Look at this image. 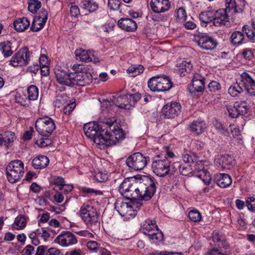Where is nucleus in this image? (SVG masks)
<instances>
[{"label":"nucleus","instance_id":"nucleus-1","mask_svg":"<svg viewBox=\"0 0 255 255\" xmlns=\"http://www.w3.org/2000/svg\"><path fill=\"white\" fill-rule=\"evenodd\" d=\"M85 135L100 148L115 145L125 138V133L116 122H91L84 126Z\"/></svg>","mask_w":255,"mask_h":255},{"label":"nucleus","instance_id":"nucleus-2","mask_svg":"<svg viewBox=\"0 0 255 255\" xmlns=\"http://www.w3.org/2000/svg\"><path fill=\"white\" fill-rule=\"evenodd\" d=\"M246 1H229L226 3V9H219L214 13L213 24L215 26H229L230 24V16L228 12L232 13L242 12L245 5Z\"/></svg>","mask_w":255,"mask_h":255},{"label":"nucleus","instance_id":"nucleus-3","mask_svg":"<svg viewBox=\"0 0 255 255\" xmlns=\"http://www.w3.org/2000/svg\"><path fill=\"white\" fill-rule=\"evenodd\" d=\"M141 180L145 183H142L140 182L138 183L137 189L131 188L129 191L130 193L134 192L136 195H127L126 198L144 201H148L151 198L156 190L154 180L152 178L147 176H144Z\"/></svg>","mask_w":255,"mask_h":255},{"label":"nucleus","instance_id":"nucleus-4","mask_svg":"<svg viewBox=\"0 0 255 255\" xmlns=\"http://www.w3.org/2000/svg\"><path fill=\"white\" fill-rule=\"evenodd\" d=\"M78 215L82 221L89 228L97 227L99 224V214L95 206V203L92 201L84 203L80 207Z\"/></svg>","mask_w":255,"mask_h":255},{"label":"nucleus","instance_id":"nucleus-5","mask_svg":"<svg viewBox=\"0 0 255 255\" xmlns=\"http://www.w3.org/2000/svg\"><path fill=\"white\" fill-rule=\"evenodd\" d=\"M139 207L137 203H127L121 198L117 199L115 203V209L125 221H129L135 217Z\"/></svg>","mask_w":255,"mask_h":255},{"label":"nucleus","instance_id":"nucleus-6","mask_svg":"<svg viewBox=\"0 0 255 255\" xmlns=\"http://www.w3.org/2000/svg\"><path fill=\"white\" fill-rule=\"evenodd\" d=\"M24 165L20 160L10 162L6 167V174L8 181L12 183L19 181L23 176Z\"/></svg>","mask_w":255,"mask_h":255},{"label":"nucleus","instance_id":"nucleus-7","mask_svg":"<svg viewBox=\"0 0 255 255\" xmlns=\"http://www.w3.org/2000/svg\"><path fill=\"white\" fill-rule=\"evenodd\" d=\"M142 230L143 233L148 237L152 244L157 245L163 239V234L158 230L155 221L153 220H146L143 223Z\"/></svg>","mask_w":255,"mask_h":255},{"label":"nucleus","instance_id":"nucleus-8","mask_svg":"<svg viewBox=\"0 0 255 255\" xmlns=\"http://www.w3.org/2000/svg\"><path fill=\"white\" fill-rule=\"evenodd\" d=\"M148 87L153 92H163L170 90L172 87L170 78L165 75L157 76L150 78Z\"/></svg>","mask_w":255,"mask_h":255},{"label":"nucleus","instance_id":"nucleus-9","mask_svg":"<svg viewBox=\"0 0 255 255\" xmlns=\"http://www.w3.org/2000/svg\"><path fill=\"white\" fill-rule=\"evenodd\" d=\"M37 131L43 136L48 137L56 128L54 121L48 116L38 118L35 124Z\"/></svg>","mask_w":255,"mask_h":255},{"label":"nucleus","instance_id":"nucleus-10","mask_svg":"<svg viewBox=\"0 0 255 255\" xmlns=\"http://www.w3.org/2000/svg\"><path fill=\"white\" fill-rule=\"evenodd\" d=\"M31 54L27 47H23L11 57L8 64L14 67L26 65L30 60Z\"/></svg>","mask_w":255,"mask_h":255},{"label":"nucleus","instance_id":"nucleus-11","mask_svg":"<svg viewBox=\"0 0 255 255\" xmlns=\"http://www.w3.org/2000/svg\"><path fill=\"white\" fill-rule=\"evenodd\" d=\"M148 158L144 156L139 152H135L131 154L127 159V165L134 170L142 169L147 164Z\"/></svg>","mask_w":255,"mask_h":255},{"label":"nucleus","instance_id":"nucleus-12","mask_svg":"<svg viewBox=\"0 0 255 255\" xmlns=\"http://www.w3.org/2000/svg\"><path fill=\"white\" fill-rule=\"evenodd\" d=\"M170 161L165 157L163 159H157L152 163L153 172L159 177H164L169 174Z\"/></svg>","mask_w":255,"mask_h":255},{"label":"nucleus","instance_id":"nucleus-13","mask_svg":"<svg viewBox=\"0 0 255 255\" xmlns=\"http://www.w3.org/2000/svg\"><path fill=\"white\" fill-rule=\"evenodd\" d=\"M195 170L197 171L196 176L200 178L206 185H209L211 181V176L208 171L209 162L206 160L196 161Z\"/></svg>","mask_w":255,"mask_h":255},{"label":"nucleus","instance_id":"nucleus-14","mask_svg":"<svg viewBox=\"0 0 255 255\" xmlns=\"http://www.w3.org/2000/svg\"><path fill=\"white\" fill-rule=\"evenodd\" d=\"M198 45L202 49L212 50L215 49L218 45L216 39L206 33L201 34L195 38Z\"/></svg>","mask_w":255,"mask_h":255},{"label":"nucleus","instance_id":"nucleus-15","mask_svg":"<svg viewBox=\"0 0 255 255\" xmlns=\"http://www.w3.org/2000/svg\"><path fill=\"white\" fill-rule=\"evenodd\" d=\"M71 87L74 85L85 86L92 82V76L89 72L86 71L80 73H71Z\"/></svg>","mask_w":255,"mask_h":255},{"label":"nucleus","instance_id":"nucleus-16","mask_svg":"<svg viewBox=\"0 0 255 255\" xmlns=\"http://www.w3.org/2000/svg\"><path fill=\"white\" fill-rule=\"evenodd\" d=\"M76 236L70 232H63L56 237L54 242L62 247H68L77 243Z\"/></svg>","mask_w":255,"mask_h":255},{"label":"nucleus","instance_id":"nucleus-17","mask_svg":"<svg viewBox=\"0 0 255 255\" xmlns=\"http://www.w3.org/2000/svg\"><path fill=\"white\" fill-rule=\"evenodd\" d=\"M181 108V105L178 102L168 103L162 108V114L165 118H174L180 113Z\"/></svg>","mask_w":255,"mask_h":255},{"label":"nucleus","instance_id":"nucleus-18","mask_svg":"<svg viewBox=\"0 0 255 255\" xmlns=\"http://www.w3.org/2000/svg\"><path fill=\"white\" fill-rule=\"evenodd\" d=\"M138 182L135 181L133 178H126L121 184L119 187V191L121 194L126 197L127 195H136L135 193L132 192L130 193L129 191L131 188L137 189Z\"/></svg>","mask_w":255,"mask_h":255},{"label":"nucleus","instance_id":"nucleus-19","mask_svg":"<svg viewBox=\"0 0 255 255\" xmlns=\"http://www.w3.org/2000/svg\"><path fill=\"white\" fill-rule=\"evenodd\" d=\"M15 138V133L11 131L6 130L0 132V146H3L7 149L12 146Z\"/></svg>","mask_w":255,"mask_h":255},{"label":"nucleus","instance_id":"nucleus-20","mask_svg":"<svg viewBox=\"0 0 255 255\" xmlns=\"http://www.w3.org/2000/svg\"><path fill=\"white\" fill-rule=\"evenodd\" d=\"M242 84L251 95L255 96V81L247 72L241 75Z\"/></svg>","mask_w":255,"mask_h":255},{"label":"nucleus","instance_id":"nucleus-21","mask_svg":"<svg viewBox=\"0 0 255 255\" xmlns=\"http://www.w3.org/2000/svg\"><path fill=\"white\" fill-rule=\"evenodd\" d=\"M234 160L229 155H218L215 159V163L219 170H225L228 169L229 165L233 164Z\"/></svg>","mask_w":255,"mask_h":255},{"label":"nucleus","instance_id":"nucleus-22","mask_svg":"<svg viewBox=\"0 0 255 255\" xmlns=\"http://www.w3.org/2000/svg\"><path fill=\"white\" fill-rule=\"evenodd\" d=\"M47 11L46 10H42L40 15L34 18L30 27L31 30L37 31L42 29L47 20Z\"/></svg>","mask_w":255,"mask_h":255},{"label":"nucleus","instance_id":"nucleus-23","mask_svg":"<svg viewBox=\"0 0 255 255\" xmlns=\"http://www.w3.org/2000/svg\"><path fill=\"white\" fill-rule=\"evenodd\" d=\"M205 87L203 77L199 74H195L193 79L192 85L188 88L190 92L193 94L196 92L202 91Z\"/></svg>","mask_w":255,"mask_h":255},{"label":"nucleus","instance_id":"nucleus-24","mask_svg":"<svg viewBox=\"0 0 255 255\" xmlns=\"http://www.w3.org/2000/svg\"><path fill=\"white\" fill-rule=\"evenodd\" d=\"M55 74L57 81L59 83L71 87V73H69L65 70L55 69Z\"/></svg>","mask_w":255,"mask_h":255},{"label":"nucleus","instance_id":"nucleus-25","mask_svg":"<svg viewBox=\"0 0 255 255\" xmlns=\"http://www.w3.org/2000/svg\"><path fill=\"white\" fill-rule=\"evenodd\" d=\"M110 100H112L113 104L117 107L125 110H129V108L126 107V105L128 104L127 94L120 93L112 96V98H110Z\"/></svg>","mask_w":255,"mask_h":255},{"label":"nucleus","instance_id":"nucleus-26","mask_svg":"<svg viewBox=\"0 0 255 255\" xmlns=\"http://www.w3.org/2000/svg\"><path fill=\"white\" fill-rule=\"evenodd\" d=\"M118 24L120 28L128 32L134 31L137 27L135 21L128 18H121Z\"/></svg>","mask_w":255,"mask_h":255},{"label":"nucleus","instance_id":"nucleus-27","mask_svg":"<svg viewBox=\"0 0 255 255\" xmlns=\"http://www.w3.org/2000/svg\"><path fill=\"white\" fill-rule=\"evenodd\" d=\"M169 1H151L150 7L155 13L163 12L168 10L170 7Z\"/></svg>","mask_w":255,"mask_h":255},{"label":"nucleus","instance_id":"nucleus-28","mask_svg":"<svg viewBox=\"0 0 255 255\" xmlns=\"http://www.w3.org/2000/svg\"><path fill=\"white\" fill-rule=\"evenodd\" d=\"M75 55L77 60L85 62H89L92 60L94 52L91 50L87 51L80 49L75 51Z\"/></svg>","mask_w":255,"mask_h":255},{"label":"nucleus","instance_id":"nucleus-29","mask_svg":"<svg viewBox=\"0 0 255 255\" xmlns=\"http://www.w3.org/2000/svg\"><path fill=\"white\" fill-rule=\"evenodd\" d=\"M217 184L221 188H226L230 186L232 180L230 175L225 173H219L216 176Z\"/></svg>","mask_w":255,"mask_h":255},{"label":"nucleus","instance_id":"nucleus-30","mask_svg":"<svg viewBox=\"0 0 255 255\" xmlns=\"http://www.w3.org/2000/svg\"><path fill=\"white\" fill-rule=\"evenodd\" d=\"M28 218L24 215H19L14 219L12 224V228L14 230H23L26 227Z\"/></svg>","mask_w":255,"mask_h":255},{"label":"nucleus","instance_id":"nucleus-31","mask_svg":"<svg viewBox=\"0 0 255 255\" xmlns=\"http://www.w3.org/2000/svg\"><path fill=\"white\" fill-rule=\"evenodd\" d=\"M48 158L44 155H39L35 157L32 160V166L35 169H42L49 164Z\"/></svg>","mask_w":255,"mask_h":255},{"label":"nucleus","instance_id":"nucleus-32","mask_svg":"<svg viewBox=\"0 0 255 255\" xmlns=\"http://www.w3.org/2000/svg\"><path fill=\"white\" fill-rule=\"evenodd\" d=\"M13 25L16 31L22 32L25 31L29 27L30 22L26 18L22 17L15 20Z\"/></svg>","mask_w":255,"mask_h":255},{"label":"nucleus","instance_id":"nucleus-33","mask_svg":"<svg viewBox=\"0 0 255 255\" xmlns=\"http://www.w3.org/2000/svg\"><path fill=\"white\" fill-rule=\"evenodd\" d=\"M206 128V124L201 121H194L189 126L190 130L197 134L204 132Z\"/></svg>","mask_w":255,"mask_h":255},{"label":"nucleus","instance_id":"nucleus-34","mask_svg":"<svg viewBox=\"0 0 255 255\" xmlns=\"http://www.w3.org/2000/svg\"><path fill=\"white\" fill-rule=\"evenodd\" d=\"M178 71L180 75L184 76L186 73H190L192 68V64L189 60H182L177 65Z\"/></svg>","mask_w":255,"mask_h":255},{"label":"nucleus","instance_id":"nucleus-35","mask_svg":"<svg viewBox=\"0 0 255 255\" xmlns=\"http://www.w3.org/2000/svg\"><path fill=\"white\" fill-rule=\"evenodd\" d=\"M235 104L239 114L240 115L248 117L250 115V109L247 102L245 101L236 102Z\"/></svg>","mask_w":255,"mask_h":255},{"label":"nucleus","instance_id":"nucleus-36","mask_svg":"<svg viewBox=\"0 0 255 255\" xmlns=\"http://www.w3.org/2000/svg\"><path fill=\"white\" fill-rule=\"evenodd\" d=\"M244 85L242 82L233 83L229 88L228 93L232 97L238 96L243 91Z\"/></svg>","mask_w":255,"mask_h":255},{"label":"nucleus","instance_id":"nucleus-37","mask_svg":"<svg viewBox=\"0 0 255 255\" xmlns=\"http://www.w3.org/2000/svg\"><path fill=\"white\" fill-rule=\"evenodd\" d=\"M231 41L235 45H240L244 42V35L241 31L234 32L231 36Z\"/></svg>","mask_w":255,"mask_h":255},{"label":"nucleus","instance_id":"nucleus-38","mask_svg":"<svg viewBox=\"0 0 255 255\" xmlns=\"http://www.w3.org/2000/svg\"><path fill=\"white\" fill-rule=\"evenodd\" d=\"M144 68L143 66L139 64L130 65L127 69V72L130 74L132 77H135L143 73Z\"/></svg>","mask_w":255,"mask_h":255},{"label":"nucleus","instance_id":"nucleus-39","mask_svg":"<svg viewBox=\"0 0 255 255\" xmlns=\"http://www.w3.org/2000/svg\"><path fill=\"white\" fill-rule=\"evenodd\" d=\"M199 19L202 25H206L207 23L214 22V12L207 11L201 12L199 15Z\"/></svg>","mask_w":255,"mask_h":255},{"label":"nucleus","instance_id":"nucleus-40","mask_svg":"<svg viewBox=\"0 0 255 255\" xmlns=\"http://www.w3.org/2000/svg\"><path fill=\"white\" fill-rule=\"evenodd\" d=\"M11 43L9 41H5L0 43V50L5 58L9 57L13 53L11 50Z\"/></svg>","mask_w":255,"mask_h":255},{"label":"nucleus","instance_id":"nucleus-41","mask_svg":"<svg viewBox=\"0 0 255 255\" xmlns=\"http://www.w3.org/2000/svg\"><path fill=\"white\" fill-rule=\"evenodd\" d=\"M69 101V98L65 94H59L56 97L54 105L58 108H62Z\"/></svg>","mask_w":255,"mask_h":255},{"label":"nucleus","instance_id":"nucleus-42","mask_svg":"<svg viewBox=\"0 0 255 255\" xmlns=\"http://www.w3.org/2000/svg\"><path fill=\"white\" fill-rule=\"evenodd\" d=\"M27 92L28 99L29 101H35L37 99L39 95V90L36 86H30L27 88Z\"/></svg>","mask_w":255,"mask_h":255},{"label":"nucleus","instance_id":"nucleus-43","mask_svg":"<svg viewBox=\"0 0 255 255\" xmlns=\"http://www.w3.org/2000/svg\"><path fill=\"white\" fill-rule=\"evenodd\" d=\"M93 176L96 181L99 182H103L108 179V173L106 170H98L93 174Z\"/></svg>","mask_w":255,"mask_h":255},{"label":"nucleus","instance_id":"nucleus-44","mask_svg":"<svg viewBox=\"0 0 255 255\" xmlns=\"http://www.w3.org/2000/svg\"><path fill=\"white\" fill-rule=\"evenodd\" d=\"M127 97L128 101V104L126 105L127 108H130L134 106V104L141 98V95L139 93H135L134 94H127Z\"/></svg>","mask_w":255,"mask_h":255},{"label":"nucleus","instance_id":"nucleus-45","mask_svg":"<svg viewBox=\"0 0 255 255\" xmlns=\"http://www.w3.org/2000/svg\"><path fill=\"white\" fill-rule=\"evenodd\" d=\"M182 159L185 163H193L196 161L197 157L194 153L185 151L182 154Z\"/></svg>","mask_w":255,"mask_h":255},{"label":"nucleus","instance_id":"nucleus-46","mask_svg":"<svg viewBox=\"0 0 255 255\" xmlns=\"http://www.w3.org/2000/svg\"><path fill=\"white\" fill-rule=\"evenodd\" d=\"M241 126H237L233 124L230 125L231 132L234 136H238L241 134V129L240 128H243V127L245 125L246 123L245 120L243 117L241 118Z\"/></svg>","mask_w":255,"mask_h":255},{"label":"nucleus","instance_id":"nucleus-47","mask_svg":"<svg viewBox=\"0 0 255 255\" xmlns=\"http://www.w3.org/2000/svg\"><path fill=\"white\" fill-rule=\"evenodd\" d=\"M176 166L179 168L180 173L184 176H192V170L188 165H182L179 163H177Z\"/></svg>","mask_w":255,"mask_h":255},{"label":"nucleus","instance_id":"nucleus-48","mask_svg":"<svg viewBox=\"0 0 255 255\" xmlns=\"http://www.w3.org/2000/svg\"><path fill=\"white\" fill-rule=\"evenodd\" d=\"M84 8L89 12L95 11L98 7V4L95 1H83Z\"/></svg>","mask_w":255,"mask_h":255},{"label":"nucleus","instance_id":"nucleus-49","mask_svg":"<svg viewBox=\"0 0 255 255\" xmlns=\"http://www.w3.org/2000/svg\"><path fill=\"white\" fill-rule=\"evenodd\" d=\"M226 109L229 116L231 118H236L239 115L235 103L234 105H227Z\"/></svg>","mask_w":255,"mask_h":255},{"label":"nucleus","instance_id":"nucleus-50","mask_svg":"<svg viewBox=\"0 0 255 255\" xmlns=\"http://www.w3.org/2000/svg\"><path fill=\"white\" fill-rule=\"evenodd\" d=\"M188 216L190 220L193 222H199L202 218L201 214L197 210L190 211L188 213Z\"/></svg>","mask_w":255,"mask_h":255},{"label":"nucleus","instance_id":"nucleus-51","mask_svg":"<svg viewBox=\"0 0 255 255\" xmlns=\"http://www.w3.org/2000/svg\"><path fill=\"white\" fill-rule=\"evenodd\" d=\"M41 6L40 1H29L28 9L30 12L35 13Z\"/></svg>","mask_w":255,"mask_h":255},{"label":"nucleus","instance_id":"nucleus-52","mask_svg":"<svg viewBox=\"0 0 255 255\" xmlns=\"http://www.w3.org/2000/svg\"><path fill=\"white\" fill-rule=\"evenodd\" d=\"M115 25V21L111 19L108 23L102 25L101 28L104 32H109L113 30Z\"/></svg>","mask_w":255,"mask_h":255},{"label":"nucleus","instance_id":"nucleus-53","mask_svg":"<svg viewBox=\"0 0 255 255\" xmlns=\"http://www.w3.org/2000/svg\"><path fill=\"white\" fill-rule=\"evenodd\" d=\"M75 106L76 105L74 102L69 101L67 104L64 105L62 108H63L64 113L66 115H68L74 110Z\"/></svg>","mask_w":255,"mask_h":255},{"label":"nucleus","instance_id":"nucleus-54","mask_svg":"<svg viewBox=\"0 0 255 255\" xmlns=\"http://www.w3.org/2000/svg\"><path fill=\"white\" fill-rule=\"evenodd\" d=\"M243 30L247 35V36L250 40H254L255 37V32L254 30L251 28L248 25H245L243 27Z\"/></svg>","mask_w":255,"mask_h":255},{"label":"nucleus","instance_id":"nucleus-55","mask_svg":"<svg viewBox=\"0 0 255 255\" xmlns=\"http://www.w3.org/2000/svg\"><path fill=\"white\" fill-rule=\"evenodd\" d=\"M87 247L89 250L95 253H98L100 248V245L96 241H90L87 242Z\"/></svg>","mask_w":255,"mask_h":255},{"label":"nucleus","instance_id":"nucleus-56","mask_svg":"<svg viewBox=\"0 0 255 255\" xmlns=\"http://www.w3.org/2000/svg\"><path fill=\"white\" fill-rule=\"evenodd\" d=\"M246 205L249 210L255 212V198L249 197L246 201Z\"/></svg>","mask_w":255,"mask_h":255},{"label":"nucleus","instance_id":"nucleus-57","mask_svg":"<svg viewBox=\"0 0 255 255\" xmlns=\"http://www.w3.org/2000/svg\"><path fill=\"white\" fill-rule=\"evenodd\" d=\"M242 55L245 60L249 61L252 59L254 57L253 51L249 48L244 49Z\"/></svg>","mask_w":255,"mask_h":255},{"label":"nucleus","instance_id":"nucleus-58","mask_svg":"<svg viewBox=\"0 0 255 255\" xmlns=\"http://www.w3.org/2000/svg\"><path fill=\"white\" fill-rule=\"evenodd\" d=\"M212 239L215 244L218 247H221L222 246H223V240L222 237L220 236L218 233H213Z\"/></svg>","mask_w":255,"mask_h":255},{"label":"nucleus","instance_id":"nucleus-59","mask_svg":"<svg viewBox=\"0 0 255 255\" xmlns=\"http://www.w3.org/2000/svg\"><path fill=\"white\" fill-rule=\"evenodd\" d=\"M45 137H41L38 139L36 142V143L40 147H44L47 146L51 143V141L49 139L44 136Z\"/></svg>","mask_w":255,"mask_h":255},{"label":"nucleus","instance_id":"nucleus-60","mask_svg":"<svg viewBox=\"0 0 255 255\" xmlns=\"http://www.w3.org/2000/svg\"><path fill=\"white\" fill-rule=\"evenodd\" d=\"M28 236L33 245L37 246L39 244V237L38 234H37V230L35 231L30 233Z\"/></svg>","mask_w":255,"mask_h":255},{"label":"nucleus","instance_id":"nucleus-61","mask_svg":"<svg viewBox=\"0 0 255 255\" xmlns=\"http://www.w3.org/2000/svg\"><path fill=\"white\" fill-rule=\"evenodd\" d=\"M53 183L58 187L59 190H60L61 187L63 186L65 182L64 179L61 176H56L53 179Z\"/></svg>","mask_w":255,"mask_h":255},{"label":"nucleus","instance_id":"nucleus-62","mask_svg":"<svg viewBox=\"0 0 255 255\" xmlns=\"http://www.w3.org/2000/svg\"><path fill=\"white\" fill-rule=\"evenodd\" d=\"M37 234H38L39 238H42L45 240H46L50 236L49 233L45 228H41L37 229Z\"/></svg>","mask_w":255,"mask_h":255},{"label":"nucleus","instance_id":"nucleus-63","mask_svg":"<svg viewBox=\"0 0 255 255\" xmlns=\"http://www.w3.org/2000/svg\"><path fill=\"white\" fill-rule=\"evenodd\" d=\"M187 16L185 10L183 8H179L177 11V18L180 20L184 21Z\"/></svg>","mask_w":255,"mask_h":255},{"label":"nucleus","instance_id":"nucleus-64","mask_svg":"<svg viewBox=\"0 0 255 255\" xmlns=\"http://www.w3.org/2000/svg\"><path fill=\"white\" fill-rule=\"evenodd\" d=\"M108 5L111 10H117L121 5V1H108Z\"/></svg>","mask_w":255,"mask_h":255}]
</instances>
